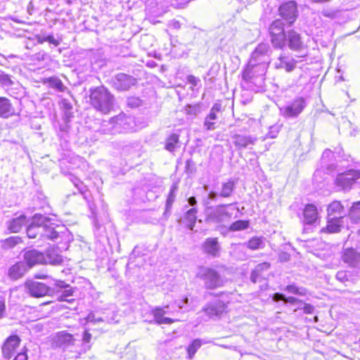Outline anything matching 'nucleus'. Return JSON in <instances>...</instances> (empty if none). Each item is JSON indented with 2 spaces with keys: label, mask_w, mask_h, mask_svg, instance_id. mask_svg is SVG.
<instances>
[{
  "label": "nucleus",
  "mask_w": 360,
  "mask_h": 360,
  "mask_svg": "<svg viewBox=\"0 0 360 360\" xmlns=\"http://www.w3.org/2000/svg\"><path fill=\"white\" fill-rule=\"evenodd\" d=\"M89 98L92 107L101 113L107 114L113 109L115 97L103 86L91 89Z\"/></svg>",
  "instance_id": "1"
},
{
  "label": "nucleus",
  "mask_w": 360,
  "mask_h": 360,
  "mask_svg": "<svg viewBox=\"0 0 360 360\" xmlns=\"http://www.w3.org/2000/svg\"><path fill=\"white\" fill-rule=\"evenodd\" d=\"M195 276L203 282L204 287L207 290L221 288L225 283V280L216 269L205 266L198 268Z\"/></svg>",
  "instance_id": "2"
},
{
  "label": "nucleus",
  "mask_w": 360,
  "mask_h": 360,
  "mask_svg": "<svg viewBox=\"0 0 360 360\" xmlns=\"http://www.w3.org/2000/svg\"><path fill=\"white\" fill-rule=\"evenodd\" d=\"M271 49L269 44L261 43L257 45L251 54L248 62L250 66L259 68L260 74H265L271 62Z\"/></svg>",
  "instance_id": "3"
},
{
  "label": "nucleus",
  "mask_w": 360,
  "mask_h": 360,
  "mask_svg": "<svg viewBox=\"0 0 360 360\" xmlns=\"http://www.w3.org/2000/svg\"><path fill=\"white\" fill-rule=\"evenodd\" d=\"M233 204H221L205 208V221L209 224H219L229 220L233 214L229 209Z\"/></svg>",
  "instance_id": "4"
},
{
  "label": "nucleus",
  "mask_w": 360,
  "mask_h": 360,
  "mask_svg": "<svg viewBox=\"0 0 360 360\" xmlns=\"http://www.w3.org/2000/svg\"><path fill=\"white\" fill-rule=\"evenodd\" d=\"M44 222L41 224V240L47 239L59 242L68 236L69 231L64 225L51 223L50 219L46 216Z\"/></svg>",
  "instance_id": "5"
},
{
  "label": "nucleus",
  "mask_w": 360,
  "mask_h": 360,
  "mask_svg": "<svg viewBox=\"0 0 360 360\" xmlns=\"http://www.w3.org/2000/svg\"><path fill=\"white\" fill-rule=\"evenodd\" d=\"M360 179V170L350 169L339 172L334 179V186L337 191L348 192Z\"/></svg>",
  "instance_id": "6"
},
{
  "label": "nucleus",
  "mask_w": 360,
  "mask_h": 360,
  "mask_svg": "<svg viewBox=\"0 0 360 360\" xmlns=\"http://www.w3.org/2000/svg\"><path fill=\"white\" fill-rule=\"evenodd\" d=\"M307 105V102L303 96H297L279 108L280 114L286 119L297 118Z\"/></svg>",
  "instance_id": "7"
},
{
  "label": "nucleus",
  "mask_w": 360,
  "mask_h": 360,
  "mask_svg": "<svg viewBox=\"0 0 360 360\" xmlns=\"http://www.w3.org/2000/svg\"><path fill=\"white\" fill-rule=\"evenodd\" d=\"M283 20L276 19L274 20L269 27V32L271 37V41L276 49H283L285 48V40L287 32H285Z\"/></svg>",
  "instance_id": "8"
},
{
  "label": "nucleus",
  "mask_w": 360,
  "mask_h": 360,
  "mask_svg": "<svg viewBox=\"0 0 360 360\" xmlns=\"http://www.w3.org/2000/svg\"><path fill=\"white\" fill-rule=\"evenodd\" d=\"M279 15L281 20L286 21L288 27L292 26L298 17L297 4L295 1H289L278 7Z\"/></svg>",
  "instance_id": "9"
},
{
  "label": "nucleus",
  "mask_w": 360,
  "mask_h": 360,
  "mask_svg": "<svg viewBox=\"0 0 360 360\" xmlns=\"http://www.w3.org/2000/svg\"><path fill=\"white\" fill-rule=\"evenodd\" d=\"M226 304L219 300L216 299L207 302L202 309V312L209 319H218L226 312Z\"/></svg>",
  "instance_id": "10"
},
{
  "label": "nucleus",
  "mask_w": 360,
  "mask_h": 360,
  "mask_svg": "<svg viewBox=\"0 0 360 360\" xmlns=\"http://www.w3.org/2000/svg\"><path fill=\"white\" fill-rule=\"evenodd\" d=\"M137 79L131 75L125 73H118L111 78L110 84L118 91H128L135 86Z\"/></svg>",
  "instance_id": "11"
},
{
  "label": "nucleus",
  "mask_w": 360,
  "mask_h": 360,
  "mask_svg": "<svg viewBox=\"0 0 360 360\" xmlns=\"http://www.w3.org/2000/svg\"><path fill=\"white\" fill-rule=\"evenodd\" d=\"M25 287L27 293L33 297H42L54 292V290L46 284L34 281H27Z\"/></svg>",
  "instance_id": "12"
},
{
  "label": "nucleus",
  "mask_w": 360,
  "mask_h": 360,
  "mask_svg": "<svg viewBox=\"0 0 360 360\" xmlns=\"http://www.w3.org/2000/svg\"><path fill=\"white\" fill-rule=\"evenodd\" d=\"M131 118L124 114H120L112 117L108 124H110V131L112 134L127 132L130 129Z\"/></svg>",
  "instance_id": "13"
},
{
  "label": "nucleus",
  "mask_w": 360,
  "mask_h": 360,
  "mask_svg": "<svg viewBox=\"0 0 360 360\" xmlns=\"http://www.w3.org/2000/svg\"><path fill=\"white\" fill-rule=\"evenodd\" d=\"M264 75L265 74L259 73V68L250 66V62H248L242 72V78L244 81L251 84H258L259 86L262 85L264 81Z\"/></svg>",
  "instance_id": "14"
},
{
  "label": "nucleus",
  "mask_w": 360,
  "mask_h": 360,
  "mask_svg": "<svg viewBox=\"0 0 360 360\" xmlns=\"http://www.w3.org/2000/svg\"><path fill=\"white\" fill-rule=\"evenodd\" d=\"M202 252L212 258H217L220 256L221 245L218 238H207L201 244Z\"/></svg>",
  "instance_id": "15"
},
{
  "label": "nucleus",
  "mask_w": 360,
  "mask_h": 360,
  "mask_svg": "<svg viewBox=\"0 0 360 360\" xmlns=\"http://www.w3.org/2000/svg\"><path fill=\"white\" fill-rule=\"evenodd\" d=\"M55 286L58 288V299L60 301H65L71 302L74 299L71 298L75 296L77 288H73L63 281L57 280L55 282Z\"/></svg>",
  "instance_id": "16"
},
{
  "label": "nucleus",
  "mask_w": 360,
  "mask_h": 360,
  "mask_svg": "<svg viewBox=\"0 0 360 360\" xmlns=\"http://www.w3.org/2000/svg\"><path fill=\"white\" fill-rule=\"evenodd\" d=\"M45 221V216L41 214H35L31 220V222L27 227V235L30 238H35L39 235L41 239V224Z\"/></svg>",
  "instance_id": "17"
},
{
  "label": "nucleus",
  "mask_w": 360,
  "mask_h": 360,
  "mask_svg": "<svg viewBox=\"0 0 360 360\" xmlns=\"http://www.w3.org/2000/svg\"><path fill=\"white\" fill-rule=\"evenodd\" d=\"M20 343V338L18 335H12L8 337L1 347L3 356L10 359L15 354Z\"/></svg>",
  "instance_id": "18"
},
{
  "label": "nucleus",
  "mask_w": 360,
  "mask_h": 360,
  "mask_svg": "<svg viewBox=\"0 0 360 360\" xmlns=\"http://www.w3.org/2000/svg\"><path fill=\"white\" fill-rule=\"evenodd\" d=\"M297 61L289 53H281L274 63L276 69L285 70L287 72H292L296 66Z\"/></svg>",
  "instance_id": "19"
},
{
  "label": "nucleus",
  "mask_w": 360,
  "mask_h": 360,
  "mask_svg": "<svg viewBox=\"0 0 360 360\" xmlns=\"http://www.w3.org/2000/svg\"><path fill=\"white\" fill-rule=\"evenodd\" d=\"M342 260L349 267L356 268L360 265V252L356 249L349 248L342 252Z\"/></svg>",
  "instance_id": "20"
},
{
  "label": "nucleus",
  "mask_w": 360,
  "mask_h": 360,
  "mask_svg": "<svg viewBox=\"0 0 360 360\" xmlns=\"http://www.w3.org/2000/svg\"><path fill=\"white\" fill-rule=\"evenodd\" d=\"M286 46L292 51L301 50L303 47V41L300 34L294 30H289L285 35V47Z\"/></svg>",
  "instance_id": "21"
},
{
  "label": "nucleus",
  "mask_w": 360,
  "mask_h": 360,
  "mask_svg": "<svg viewBox=\"0 0 360 360\" xmlns=\"http://www.w3.org/2000/svg\"><path fill=\"white\" fill-rule=\"evenodd\" d=\"M23 259L29 269L45 260L43 253L36 250H27L23 252Z\"/></svg>",
  "instance_id": "22"
},
{
  "label": "nucleus",
  "mask_w": 360,
  "mask_h": 360,
  "mask_svg": "<svg viewBox=\"0 0 360 360\" xmlns=\"http://www.w3.org/2000/svg\"><path fill=\"white\" fill-rule=\"evenodd\" d=\"M221 110V104L215 103L210 110V112L206 116L204 121V127L208 130L212 131L216 129V122H214L218 119V114Z\"/></svg>",
  "instance_id": "23"
},
{
  "label": "nucleus",
  "mask_w": 360,
  "mask_h": 360,
  "mask_svg": "<svg viewBox=\"0 0 360 360\" xmlns=\"http://www.w3.org/2000/svg\"><path fill=\"white\" fill-rule=\"evenodd\" d=\"M256 141V137L249 135L235 134L233 136V143L238 150L245 149L250 146H254Z\"/></svg>",
  "instance_id": "24"
},
{
  "label": "nucleus",
  "mask_w": 360,
  "mask_h": 360,
  "mask_svg": "<svg viewBox=\"0 0 360 360\" xmlns=\"http://www.w3.org/2000/svg\"><path fill=\"white\" fill-rule=\"evenodd\" d=\"M28 270L25 262L18 261L8 269V275L11 280L15 281L22 278Z\"/></svg>",
  "instance_id": "25"
},
{
  "label": "nucleus",
  "mask_w": 360,
  "mask_h": 360,
  "mask_svg": "<svg viewBox=\"0 0 360 360\" xmlns=\"http://www.w3.org/2000/svg\"><path fill=\"white\" fill-rule=\"evenodd\" d=\"M270 266V263L266 262L257 264L251 272L250 281L255 283L264 280L266 272L269 269Z\"/></svg>",
  "instance_id": "26"
},
{
  "label": "nucleus",
  "mask_w": 360,
  "mask_h": 360,
  "mask_svg": "<svg viewBox=\"0 0 360 360\" xmlns=\"http://www.w3.org/2000/svg\"><path fill=\"white\" fill-rule=\"evenodd\" d=\"M0 86L4 88L6 91L10 96H13L16 92L17 86L19 84L15 81L11 79L9 75L4 73V72H0Z\"/></svg>",
  "instance_id": "27"
},
{
  "label": "nucleus",
  "mask_w": 360,
  "mask_h": 360,
  "mask_svg": "<svg viewBox=\"0 0 360 360\" xmlns=\"http://www.w3.org/2000/svg\"><path fill=\"white\" fill-rule=\"evenodd\" d=\"M197 213V208L191 207L185 212L184 215L179 219V222L189 230H193L196 223Z\"/></svg>",
  "instance_id": "28"
},
{
  "label": "nucleus",
  "mask_w": 360,
  "mask_h": 360,
  "mask_svg": "<svg viewBox=\"0 0 360 360\" xmlns=\"http://www.w3.org/2000/svg\"><path fill=\"white\" fill-rule=\"evenodd\" d=\"M72 181L75 186L78 189L80 194L83 196L84 199L86 201L87 204L89 205V209L91 210L93 213L94 210L95 208V205L91 201V195L90 191L84 184V183L77 178L75 177L73 179H72Z\"/></svg>",
  "instance_id": "29"
},
{
  "label": "nucleus",
  "mask_w": 360,
  "mask_h": 360,
  "mask_svg": "<svg viewBox=\"0 0 360 360\" xmlns=\"http://www.w3.org/2000/svg\"><path fill=\"white\" fill-rule=\"evenodd\" d=\"M343 226V218L342 217H328L327 225L321 229L322 232L335 233L341 231Z\"/></svg>",
  "instance_id": "30"
},
{
  "label": "nucleus",
  "mask_w": 360,
  "mask_h": 360,
  "mask_svg": "<svg viewBox=\"0 0 360 360\" xmlns=\"http://www.w3.org/2000/svg\"><path fill=\"white\" fill-rule=\"evenodd\" d=\"M304 223L305 224H313L319 219L317 207L313 204H307L303 210Z\"/></svg>",
  "instance_id": "31"
},
{
  "label": "nucleus",
  "mask_w": 360,
  "mask_h": 360,
  "mask_svg": "<svg viewBox=\"0 0 360 360\" xmlns=\"http://www.w3.org/2000/svg\"><path fill=\"white\" fill-rule=\"evenodd\" d=\"M15 114V110L10 100L0 96V117L8 118Z\"/></svg>",
  "instance_id": "32"
},
{
  "label": "nucleus",
  "mask_w": 360,
  "mask_h": 360,
  "mask_svg": "<svg viewBox=\"0 0 360 360\" xmlns=\"http://www.w3.org/2000/svg\"><path fill=\"white\" fill-rule=\"evenodd\" d=\"M152 314L154 318V321L156 323L161 324H171L175 321H178L179 319H172L170 317L165 316V311L160 307H155L152 309Z\"/></svg>",
  "instance_id": "33"
},
{
  "label": "nucleus",
  "mask_w": 360,
  "mask_h": 360,
  "mask_svg": "<svg viewBox=\"0 0 360 360\" xmlns=\"http://www.w3.org/2000/svg\"><path fill=\"white\" fill-rule=\"evenodd\" d=\"M112 315L109 316L105 313H103V315L100 316L96 313L90 312L86 317V322L88 323H91L93 324H97L103 322L111 323L115 320V314L113 311H112Z\"/></svg>",
  "instance_id": "34"
},
{
  "label": "nucleus",
  "mask_w": 360,
  "mask_h": 360,
  "mask_svg": "<svg viewBox=\"0 0 360 360\" xmlns=\"http://www.w3.org/2000/svg\"><path fill=\"white\" fill-rule=\"evenodd\" d=\"M328 217H342L345 216V208L340 201L334 200L327 208Z\"/></svg>",
  "instance_id": "35"
},
{
  "label": "nucleus",
  "mask_w": 360,
  "mask_h": 360,
  "mask_svg": "<svg viewBox=\"0 0 360 360\" xmlns=\"http://www.w3.org/2000/svg\"><path fill=\"white\" fill-rule=\"evenodd\" d=\"M26 223V217L21 214L18 217L13 218L7 222V229L11 233L19 232L22 226Z\"/></svg>",
  "instance_id": "36"
},
{
  "label": "nucleus",
  "mask_w": 360,
  "mask_h": 360,
  "mask_svg": "<svg viewBox=\"0 0 360 360\" xmlns=\"http://www.w3.org/2000/svg\"><path fill=\"white\" fill-rule=\"evenodd\" d=\"M177 191H178L177 185L175 184H173L169 188V192L167 195V198L166 200L165 210V212H164V215L166 217L167 216H169L171 213V210H172L173 203L175 200Z\"/></svg>",
  "instance_id": "37"
},
{
  "label": "nucleus",
  "mask_w": 360,
  "mask_h": 360,
  "mask_svg": "<svg viewBox=\"0 0 360 360\" xmlns=\"http://www.w3.org/2000/svg\"><path fill=\"white\" fill-rule=\"evenodd\" d=\"M60 105L63 111V120L65 123H68L73 117V106L70 101L63 98L60 102Z\"/></svg>",
  "instance_id": "38"
},
{
  "label": "nucleus",
  "mask_w": 360,
  "mask_h": 360,
  "mask_svg": "<svg viewBox=\"0 0 360 360\" xmlns=\"http://www.w3.org/2000/svg\"><path fill=\"white\" fill-rule=\"evenodd\" d=\"M75 341V340L72 335L65 332L59 333L57 338V344L59 347L64 349L73 345Z\"/></svg>",
  "instance_id": "39"
},
{
  "label": "nucleus",
  "mask_w": 360,
  "mask_h": 360,
  "mask_svg": "<svg viewBox=\"0 0 360 360\" xmlns=\"http://www.w3.org/2000/svg\"><path fill=\"white\" fill-rule=\"evenodd\" d=\"M236 188L235 181L229 179L228 181L222 183L220 192L219 193V197L229 198L231 196Z\"/></svg>",
  "instance_id": "40"
},
{
  "label": "nucleus",
  "mask_w": 360,
  "mask_h": 360,
  "mask_svg": "<svg viewBox=\"0 0 360 360\" xmlns=\"http://www.w3.org/2000/svg\"><path fill=\"white\" fill-rule=\"evenodd\" d=\"M47 262L53 265H58L63 263V258L58 253V250L51 249L48 250L46 252V259H45Z\"/></svg>",
  "instance_id": "41"
},
{
  "label": "nucleus",
  "mask_w": 360,
  "mask_h": 360,
  "mask_svg": "<svg viewBox=\"0 0 360 360\" xmlns=\"http://www.w3.org/2000/svg\"><path fill=\"white\" fill-rule=\"evenodd\" d=\"M45 84H46L50 88H52L58 92H63L66 89V87L64 86L62 81L57 77L46 78Z\"/></svg>",
  "instance_id": "42"
},
{
  "label": "nucleus",
  "mask_w": 360,
  "mask_h": 360,
  "mask_svg": "<svg viewBox=\"0 0 360 360\" xmlns=\"http://www.w3.org/2000/svg\"><path fill=\"white\" fill-rule=\"evenodd\" d=\"M264 245V238L262 237H252L247 243V247L253 250L262 249Z\"/></svg>",
  "instance_id": "43"
},
{
  "label": "nucleus",
  "mask_w": 360,
  "mask_h": 360,
  "mask_svg": "<svg viewBox=\"0 0 360 360\" xmlns=\"http://www.w3.org/2000/svg\"><path fill=\"white\" fill-rule=\"evenodd\" d=\"M179 136L176 134H170L165 141V148L169 152H173L179 143Z\"/></svg>",
  "instance_id": "44"
},
{
  "label": "nucleus",
  "mask_w": 360,
  "mask_h": 360,
  "mask_svg": "<svg viewBox=\"0 0 360 360\" xmlns=\"http://www.w3.org/2000/svg\"><path fill=\"white\" fill-rule=\"evenodd\" d=\"M250 221L248 220L239 219L233 222L229 227L230 231H240L248 229Z\"/></svg>",
  "instance_id": "45"
},
{
  "label": "nucleus",
  "mask_w": 360,
  "mask_h": 360,
  "mask_svg": "<svg viewBox=\"0 0 360 360\" xmlns=\"http://www.w3.org/2000/svg\"><path fill=\"white\" fill-rule=\"evenodd\" d=\"M284 290L288 293L300 296H305L307 292V290L305 288L298 287L295 283L286 285L284 288Z\"/></svg>",
  "instance_id": "46"
},
{
  "label": "nucleus",
  "mask_w": 360,
  "mask_h": 360,
  "mask_svg": "<svg viewBox=\"0 0 360 360\" xmlns=\"http://www.w3.org/2000/svg\"><path fill=\"white\" fill-rule=\"evenodd\" d=\"M202 342L200 339H195L188 346L187 352L190 359L193 358L198 349L201 347Z\"/></svg>",
  "instance_id": "47"
},
{
  "label": "nucleus",
  "mask_w": 360,
  "mask_h": 360,
  "mask_svg": "<svg viewBox=\"0 0 360 360\" xmlns=\"http://www.w3.org/2000/svg\"><path fill=\"white\" fill-rule=\"evenodd\" d=\"M21 243V238L18 236H11L2 241V247L10 249Z\"/></svg>",
  "instance_id": "48"
},
{
  "label": "nucleus",
  "mask_w": 360,
  "mask_h": 360,
  "mask_svg": "<svg viewBox=\"0 0 360 360\" xmlns=\"http://www.w3.org/2000/svg\"><path fill=\"white\" fill-rule=\"evenodd\" d=\"M92 335L88 330H84L83 335H82V351L84 352H87L91 349V340Z\"/></svg>",
  "instance_id": "49"
},
{
  "label": "nucleus",
  "mask_w": 360,
  "mask_h": 360,
  "mask_svg": "<svg viewBox=\"0 0 360 360\" xmlns=\"http://www.w3.org/2000/svg\"><path fill=\"white\" fill-rule=\"evenodd\" d=\"M349 215L352 219H360V201L355 202L349 208Z\"/></svg>",
  "instance_id": "50"
},
{
  "label": "nucleus",
  "mask_w": 360,
  "mask_h": 360,
  "mask_svg": "<svg viewBox=\"0 0 360 360\" xmlns=\"http://www.w3.org/2000/svg\"><path fill=\"white\" fill-rule=\"evenodd\" d=\"M189 299L188 297L185 296L181 300H176L174 302V305L172 307H174V306L178 307L179 309L183 310L184 311L188 310L189 307Z\"/></svg>",
  "instance_id": "51"
},
{
  "label": "nucleus",
  "mask_w": 360,
  "mask_h": 360,
  "mask_svg": "<svg viewBox=\"0 0 360 360\" xmlns=\"http://www.w3.org/2000/svg\"><path fill=\"white\" fill-rule=\"evenodd\" d=\"M334 154L330 149H326L321 157V167H325V163L333 160Z\"/></svg>",
  "instance_id": "52"
},
{
  "label": "nucleus",
  "mask_w": 360,
  "mask_h": 360,
  "mask_svg": "<svg viewBox=\"0 0 360 360\" xmlns=\"http://www.w3.org/2000/svg\"><path fill=\"white\" fill-rule=\"evenodd\" d=\"M219 196V195L217 192L214 191H210L207 194V196L203 199V205L205 206V207H210L208 205L210 204L211 202L216 201Z\"/></svg>",
  "instance_id": "53"
},
{
  "label": "nucleus",
  "mask_w": 360,
  "mask_h": 360,
  "mask_svg": "<svg viewBox=\"0 0 360 360\" xmlns=\"http://www.w3.org/2000/svg\"><path fill=\"white\" fill-rule=\"evenodd\" d=\"M112 144L114 146L115 148L121 150L122 153L124 154L127 153L129 151L130 148H131L130 145L126 144L125 143L120 141H115Z\"/></svg>",
  "instance_id": "54"
},
{
  "label": "nucleus",
  "mask_w": 360,
  "mask_h": 360,
  "mask_svg": "<svg viewBox=\"0 0 360 360\" xmlns=\"http://www.w3.org/2000/svg\"><path fill=\"white\" fill-rule=\"evenodd\" d=\"M323 169H325L328 174H332L335 172H338V173L340 172L338 169V165L335 164L333 160L328 162L325 163V167H321Z\"/></svg>",
  "instance_id": "55"
},
{
  "label": "nucleus",
  "mask_w": 360,
  "mask_h": 360,
  "mask_svg": "<svg viewBox=\"0 0 360 360\" xmlns=\"http://www.w3.org/2000/svg\"><path fill=\"white\" fill-rule=\"evenodd\" d=\"M281 129V126L278 124L272 125L269 127V132L266 136L270 139H274L277 136Z\"/></svg>",
  "instance_id": "56"
},
{
  "label": "nucleus",
  "mask_w": 360,
  "mask_h": 360,
  "mask_svg": "<svg viewBox=\"0 0 360 360\" xmlns=\"http://www.w3.org/2000/svg\"><path fill=\"white\" fill-rule=\"evenodd\" d=\"M44 40H46V42H48L49 44L53 45L54 47H57L60 44L61 39L60 38H56L53 34H46V39Z\"/></svg>",
  "instance_id": "57"
},
{
  "label": "nucleus",
  "mask_w": 360,
  "mask_h": 360,
  "mask_svg": "<svg viewBox=\"0 0 360 360\" xmlns=\"http://www.w3.org/2000/svg\"><path fill=\"white\" fill-rule=\"evenodd\" d=\"M142 103V101L139 97H129L127 99V105L130 108H138Z\"/></svg>",
  "instance_id": "58"
},
{
  "label": "nucleus",
  "mask_w": 360,
  "mask_h": 360,
  "mask_svg": "<svg viewBox=\"0 0 360 360\" xmlns=\"http://www.w3.org/2000/svg\"><path fill=\"white\" fill-rule=\"evenodd\" d=\"M219 70V65L217 63L213 64L210 67V68L207 72V76L210 77V80L215 77V76L217 75V72Z\"/></svg>",
  "instance_id": "59"
},
{
  "label": "nucleus",
  "mask_w": 360,
  "mask_h": 360,
  "mask_svg": "<svg viewBox=\"0 0 360 360\" xmlns=\"http://www.w3.org/2000/svg\"><path fill=\"white\" fill-rule=\"evenodd\" d=\"M284 303L287 304V303H289L290 304H300V306H302L303 304V302L301 300H299L295 297H287L285 296V301H284Z\"/></svg>",
  "instance_id": "60"
},
{
  "label": "nucleus",
  "mask_w": 360,
  "mask_h": 360,
  "mask_svg": "<svg viewBox=\"0 0 360 360\" xmlns=\"http://www.w3.org/2000/svg\"><path fill=\"white\" fill-rule=\"evenodd\" d=\"M195 170V163L191 159H188L186 162L185 171L188 174H192Z\"/></svg>",
  "instance_id": "61"
},
{
  "label": "nucleus",
  "mask_w": 360,
  "mask_h": 360,
  "mask_svg": "<svg viewBox=\"0 0 360 360\" xmlns=\"http://www.w3.org/2000/svg\"><path fill=\"white\" fill-rule=\"evenodd\" d=\"M336 278L341 282L348 281L347 274L345 271H338L336 274Z\"/></svg>",
  "instance_id": "62"
},
{
  "label": "nucleus",
  "mask_w": 360,
  "mask_h": 360,
  "mask_svg": "<svg viewBox=\"0 0 360 360\" xmlns=\"http://www.w3.org/2000/svg\"><path fill=\"white\" fill-rule=\"evenodd\" d=\"M13 360H27V349L24 348L15 356Z\"/></svg>",
  "instance_id": "63"
},
{
  "label": "nucleus",
  "mask_w": 360,
  "mask_h": 360,
  "mask_svg": "<svg viewBox=\"0 0 360 360\" xmlns=\"http://www.w3.org/2000/svg\"><path fill=\"white\" fill-rule=\"evenodd\" d=\"M187 81L193 86H198L199 82H200V80L198 77H195L193 75H188L187 77Z\"/></svg>",
  "instance_id": "64"
}]
</instances>
